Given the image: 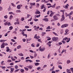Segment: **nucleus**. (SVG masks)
<instances>
[{"mask_svg":"<svg viewBox=\"0 0 73 73\" xmlns=\"http://www.w3.org/2000/svg\"><path fill=\"white\" fill-rule=\"evenodd\" d=\"M66 52V51L65 50H63L61 52L62 54L63 53H64V52Z\"/></svg>","mask_w":73,"mask_h":73,"instance_id":"ea45409f","label":"nucleus"},{"mask_svg":"<svg viewBox=\"0 0 73 73\" xmlns=\"http://www.w3.org/2000/svg\"><path fill=\"white\" fill-rule=\"evenodd\" d=\"M46 29H50V27L48 26L46 28Z\"/></svg>","mask_w":73,"mask_h":73,"instance_id":"09e8293b","label":"nucleus"},{"mask_svg":"<svg viewBox=\"0 0 73 73\" xmlns=\"http://www.w3.org/2000/svg\"><path fill=\"white\" fill-rule=\"evenodd\" d=\"M50 14L49 16H50V17H52V16H53L54 13H53V11H50Z\"/></svg>","mask_w":73,"mask_h":73,"instance_id":"1a4fd4ad","label":"nucleus"},{"mask_svg":"<svg viewBox=\"0 0 73 73\" xmlns=\"http://www.w3.org/2000/svg\"><path fill=\"white\" fill-rule=\"evenodd\" d=\"M18 68H19V66H17V65H16L15 66V68L16 69H18Z\"/></svg>","mask_w":73,"mask_h":73,"instance_id":"4c0bfd02","label":"nucleus"},{"mask_svg":"<svg viewBox=\"0 0 73 73\" xmlns=\"http://www.w3.org/2000/svg\"><path fill=\"white\" fill-rule=\"evenodd\" d=\"M26 62H33V61L31 60L27 59L26 60Z\"/></svg>","mask_w":73,"mask_h":73,"instance_id":"9d476101","label":"nucleus"},{"mask_svg":"<svg viewBox=\"0 0 73 73\" xmlns=\"http://www.w3.org/2000/svg\"><path fill=\"white\" fill-rule=\"evenodd\" d=\"M46 34V32H43L42 33V36H43L44 35H45Z\"/></svg>","mask_w":73,"mask_h":73,"instance_id":"c756f323","label":"nucleus"},{"mask_svg":"<svg viewBox=\"0 0 73 73\" xmlns=\"http://www.w3.org/2000/svg\"><path fill=\"white\" fill-rule=\"evenodd\" d=\"M40 16H41V15H40V14H39L38 15H36V17H37V18L40 17Z\"/></svg>","mask_w":73,"mask_h":73,"instance_id":"c03bdc74","label":"nucleus"},{"mask_svg":"<svg viewBox=\"0 0 73 73\" xmlns=\"http://www.w3.org/2000/svg\"><path fill=\"white\" fill-rule=\"evenodd\" d=\"M11 40L12 41V42H16V40L13 39H11Z\"/></svg>","mask_w":73,"mask_h":73,"instance_id":"864d4df0","label":"nucleus"},{"mask_svg":"<svg viewBox=\"0 0 73 73\" xmlns=\"http://www.w3.org/2000/svg\"><path fill=\"white\" fill-rule=\"evenodd\" d=\"M44 3H49V1H45L44 0Z\"/></svg>","mask_w":73,"mask_h":73,"instance_id":"8fccbe9b","label":"nucleus"},{"mask_svg":"<svg viewBox=\"0 0 73 73\" xmlns=\"http://www.w3.org/2000/svg\"><path fill=\"white\" fill-rule=\"evenodd\" d=\"M7 62H12V60H7Z\"/></svg>","mask_w":73,"mask_h":73,"instance_id":"bf43d9fd","label":"nucleus"},{"mask_svg":"<svg viewBox=\"0 0 73 73\" xmlns=\"http://www.w3.org/2000/svg\"><path fill=\"white\" fill-rule=\"evenodd\" d=\"M44 5H42V6H41V9H43L44 8H45V7H44Z\"/></svg>","mask_w":73,"mask_h":73,"instance_id":"4be33fe9","label":"nucleus"},{"mask_svg":"<svg viewBox=\"0 0 73 73\" xmlns=\"http://www.w3.org/2000/svg\"><path fill=\"white\" fill-rule=\"evenodd\" d=\"M11 59L12 60V61H16V59L13 58V57L11 58Z\"/></svg>","mask_w":73,"mask_h":73,"instance_id":"2f4dec72","label":"nucleus"},{"mask_svg":"<svg viewBox=\"0 0 73 73\" xmlns=\"http://www.w3.org/2000/svg\"><path fill=\"white\" fill-rule=\"evenodd\" d=\"M23 41V42H25L26 41V39L25 38L23 39H22Z\"/></svg>","mask_w":73,"mask_h":73,"instance_id":"69168bd1","label":"nucleus"},{"mask_svg":"<svg viewBox=\"0 0 73 73\" xmlns=\"http://www.w3.org/2000/svg\"><path fill=\"white\" fill-rule=\"evenodd\" d=\"M20 71H21V73H23V72H24V70L23 69H20Z\"/></svg>","mask_w":73,"mask_h":73,"instance_id":"b1692460","label":"nucleus"},{"mask_svg":"<svg viewBox=\"0 0 73 73\" xmlns=\"http://www.w3.org/2000/svg\"><path fill=\"white\" fill-rule=\"evenodd\" d=\"M56 3H55L53 5H51L52 8H55V7H56Z\"/></svg>","mask_w":73,"mask_h":73,"instance_id":"f3484780","label":"nucleus"},{"mask_svg":"<svg viewBox=\"0 0 73 73\" xmlns=\"http://www.w3.org/2000/svg\"><path fill=\"white\" fill-rule=\"evenodd\" d=\"M27 67L29 68V69H32L33 68V66L32 65H31L27 66Z\"/></svg>","mask_w":73,"mask_h":73,"instance_id":"0eeeda50","label":"nucleus"},{"mask_svg":"<svg viewBox=\"0 0 73 73\" xmlns=\"http://www.w3.org/2000/svg\"><path fill=\"white\" fill-rule=\"evenodd\" d=\"M67 40H67H66V41L67 42H69V41H70V38H68V40Z\"/></svg>","mask_w":73,"mask_h":73,"instance_id":"c85d7f7f","label":"nucleus"},{"mask_svg":"<svg viewBox=\"0 0 73 73\" xmlns=\"http://www.w3.org/2000/svg\"><path fill=\"white\" fill-rule=\"evenodd\" d=\"M66 40H68V38L67 37H65L64 38H63V40L66 41Z\"/></svg>","mask_w":73,"mask_h":73,"instance_id":"a19ab883","label":"nucleus"},{"mask_svg":"<svg viewBox=\"0 0 73 73\" xmlns=\"http://www.w3.org/2000/svg\"><path fill=\"white\" fill-rule=\"evenodd\" d=\"M34 21H38V19H35Z\"/></svg>","mask_w":73,"mask_h":73,"instance_id":"0e129e2a","label":"nucleus"},{"mask_svg":"<svg viewBox=\"0 0 73 73\" xmlns=\"http://www.w3.org/2000/svg\"><path fill=\"white\" fill-rule=\"evenodd\" d=\"M53 18L55 20H57L58 19V17L56 16V15H54L53 17Z\"/></svg>","mask_w":73,"mask_h":73,"instance_id":"423d86ee","label":"nucleus"},{"mask_svg":"<svg viewBox=\"0 0 73 73\" xmlns=\"http://www.w3.org/2000/svg\"><path fill=\"white\" fill-rule=\"evenodd\" d=\"M35 14L36 15H37L38 14H40V11H38V10H36V11L35 12Z\"/></svg>","mask_w":73,"mask_h":73,"instance_id":"9b49d317","label":"nucleus"},{"mask_svg":"<svg viewBox=\"0 0 73 73\" xmlns=\"http://www.w3.org/2000/svg\"><path fill=\"white\" fill-rule=\"evenodd\" d=\"M31 46L32 47H35V43H32L31 45Z\"/></svg>","mask_w":73,"mask_h":73,"instance_id":"dca6fc26","label":"nucleus"},{"mask_svg":"<svg viewBox=\"0 0 73 73\" xmlns=\"http://www.w3.org/2000/svg\"><path fill=\"white\" fill-rule=\"evenodd\" d=\"M23 36H26V37H27V34H24L23 35Z\"/></svg>","mask_w":73,"mask_h":73,"instance_id":"052dcab7","label":"nucleus"},{"mask_svg":"<svg viewBox=\"0 0 73 73\" xmlns=\"http://www.w3.org/2000/svg\"><path fill=\"white\" fill-rule=\"evenodd\" d=\"M70 69H71V70L72 71V73H73V68H71Z\"/></svg>","mask_w":73,"mask_h":73,"instance_id":"774afa93","label":"nucleus"},{"mask_svg":"<svg viewBox=\"0 0 73 73\" xmlns=\"http://www.w3.org/2000/svg\"><path fill=\"white\" fill-rule=\"evenodd\" d=\"M71 62V61L70 60H68L67 61V64H69V63H70Z\"/></svg>","mask_w":73,"mask_h":73,"instance_id":"aec40b11","label":"nucleus"},{"mask_svg":"<svg viewBox=\"0 0 73 73\" xmlns=\"http://www.w3.org/2000/svg\"><path fill=\"white\" fill-rule=\"evenodd\" d=\"M73 11H71L70 12V13L68 14L69 15H73Z\"/></svg>","mask_w":73,"mask_h":73,"instance_id":"58836bf2","label":"nucleus"},{"mask_svg":"<svg viewBox=\"0 0 73 73\" xmlns=\"http://www.w3.org/2000/svg\"><path fill=\"white\" fill-rule=\"evenodd\" d=\"M24 69H25V70H26V71H28L29 70V68H27L25 67H24Z\"/></svg>","mask_w":73,"mask_h":73,"instance_id":"a878e982","label":"nucleus"},{"mask_svg":"<svg viewBox=\"0 0 73 73\" xmlns=\"http://www.w3.org/2000/svg\"><path fill=\"white\" fill-rule=\"evenodd\" d=\"M5 41H7V40H0V42H5Z\"/></svg>","mask_w":73,"mask_h":73,"instance_id":"412c9836","label":"nucleus"},{"mask_svg":"<svg viewBox=\"0 0 73 73\" xmlns=\"http://www.w3.org/2000/svg\"><path fill=\"white\" fill-rule=\"evenodd\" d=\"M41 69V67H38L37 68V69L38 70L39 69Z\"/></svg>","mask_w":73,"mask_h":73,"instance_id":"680f3d73","label":"nucleus"},{"mask_svg":"<svg viewBox=\"0 0 73 73\" xmlns=\"http://www.w3.org/2000/svg\"><path fill=\"white\" fill-rule=\"evenodd\" d=\"M20 70V69H17L15 70V72H18Z\"/></svg>","mask_w":73,"mask_h":73,"instance_id":"5fc2aeb1","label":"nucleus"},{"mask_svg":"<svg viewBox=\"0 0 73 73\" xmlns=\"http://www.w3.org/2000/svg\"><path fill=\"white\" fill-rule=\"evenodd\" d=\"M25 20V19L24 18V17H22L21 18V21H23L24 20Z\"/></svg>","mask_w":73,"mask_h":73,"instance_id":"bb28decb","label":"nucleus"},{"mask_svg":"<svg viewBox=\"0 0 73 73\" xmlns=\"http://www.w3.org/2000/svg\"><path fill=\"white\" fill-rule=\"evenodd\" d=\"M20 61H21V60H19V61H16L15 62V63H17V62H20Z\"/></svg>","mask_w":73,"mask_h":73,"instance_id":"603ef678","label":"nucleus"},{"mask_svg":"<svg viewBox=\"0 0 73 73\" xmlns=\"http://www.w3.org/2000/svg\"><path fill=\"white\" fill-rule=\"evenodd\" d=\"M4 17L5 19H7L8 18V15H6L4 16Z\"/></svg>","mask_w":73,"mask_h":73,"instance_id":"37998d69","label":"nucleus"},{"mask_svg":"<svg viewBox=\"0 0 73 73\" xmlns=\"http://www.w3.org/2000/svg\"><path fill=\"white\" fill-rule=\"evenodd\" d=\"M46 8L45 7H44V9L43 10V11L44 12H45V11H46Z\"/></svg>","mask_w":73,"mask_h":73,"instance_id":"49530a36","label":"nucleus"},{"mask_svg":"<svg viewBox=\"0 0 73 73\" xmlns=\"http://www.w3.org/2000/svg\"><path fill=\"white\" fill-rule=\"evenodd\" d=\"M37 34H35L34 37V38H36V37H37Z\"/></svg>","mask_w":73,"mask_h":73,"instance_id":"6e6d98bb","label":"nucleus"},{"mask_svg":"<svg viewBox=\"0 0 73 73\" xmlns=\"http://www.w3.org/2000/svg\"><path fill=\"white\" fill-rule=\"evenodd\" d=\"M52 40L53 41H57L58 40V37H52Z\"/></svg>","mask_w":73,"mask_h":73,"instance_id":"f257e3e1","label":"nucleus"},{"mask_svg":"<svg viewBox=\"0 0 73 73\" xmlns=\"http://www.w3.org/2000/svg\"><path fill=\"white\" fill-rule=\"evenodd\" d=\"M6 52H8L9 50H10V49H9V47H6Z\"/></svg>","mask_w":73,"mask_h":73,"instance_id":"ddd939ff","label":"nucleus"},{"mask_svg":"<svg viewBox=\"0 0 73 73\" xmlns=\"http://www.w3.org/2000/svg\"><path fill=\"white\" fill-rule=\"evenodd\" d=\"M25 28H27V29H28V28H29V26H25Z\"/></svg>","mask_w":73,"mask_h":73,"instance_id":"13d9d810","label":"nucleus"},{"mask_svg":"<svg viewBox=\"0 0 73 73\" xmlns=\"http://www.w3.org/2000/svg\"><path fill=\"white\" fill-rule=\"evenodd\" d=\"M7 25H8V26H11V23L10 22H9L7 23Z\"/></svg>","mask_w":73,"mask_h":73,"instance_id":"e433bc0d","label":"nucleus"},{"mask_svg":"<svg viewBox=\"0 0 73 73\" xmlns=\"http://www.w3.org/2000/svg\"><path fill=\"white\" fill-rule=\"evenodd\" d=\"M19 56H24V54L22 53L19 54Z\"/></svg>","mask_w":73,"mask_h":73,"instance_id":"c9c22d12","label":"nucleus"},{"mask_svg":"<svg viewBox=\"0 0 73 73\" xmlns=\"http://www.w3.org/2000/svg\"><path fill=\"white\" fill-rule=\"evenodd\" d=\"M58 68H59L60 69H62V66L61 65H59L58 66Z\"/></svg>","mask_w":73,"mask_h":73,"instance_id":"3c124183","label":"nucleus"},{"mask_svg":"<svg viewBox=\"0 0 73 73\" xmlns=\"http://www.w3.org/2000/svg\"><path fill=\"white\" fill-rule=\"evenodd\" d=\"M11 59L12 60V61H16V59L13 58V57L11 58Z\"/></svg>","mask_w":73,"mask_h":73,"instance_id":"473e14b6","label":"nucleus"},{"mask_svg":"<svg viewBox=\"0 0 73 73\" xmlns=\"http://www.w3.org/2000/svg\"><path fill=\"white\" fill-rule=\"evenodd\" d=\"M69 6V5L68 4H67L65 6V7L66 9H68V7Z\"/></svg>","mask_w":73,"mask_h":73,"instance_id":"f8f14e48","label":"nucleus"},{"mask_svg":"<svg viewBox=\"0 0 73 73\" xmlns=\"http://www.w3.org/2000/svg\"><path fill=\"white\" fill-rule=\"evenodd\" d=\"M11 59L12 60V61H16V59L13 58V57L11 58Z\"/></svg>","mask_w":73,"mask_h":73,"instance_id":"7c9ffc66","label":"nucleus"},{"mask_svg":"<svg viewBox=\"0 0 73 73\" xmlns=\"http://www.w3.org/2000/svg\"><path fill=\"white\" fill-rule=\"evenodd\" d=\"M65 20V17L64 16V14H63L62 16V18L60 19L61 21H62Z\"/></svg>","mask_w":73,"mask_h":73,"instance_id":"7ed1b4c3","label":"nucleus"},{"mask_svg":"<svg viewBox=\"0 0 73 73\" xmlns=\"http://www.w3.org/2000/svg\"><path fill=\"white\" fill-rule=\"evenodd\" d=\"M68 32H69V30L68 29L66 30H65L66 33L65 34V35H66V33H68Z\"/></svg>","mask_w":73,"mask_h":73,"instance_id":"cd10ccee","label":"nucleus"},{"mask_svg":"<svg viewBox=\"0 0 73 73\" xmlns=\"http://www.w3.org/2000/svg\"><path fill=\"white\" fill-rule=\"evenodd\" d=\"M12 29H13V27L11 26L9 27V30L11 31Z\"/></svg>","mask_w":73,"mask_h":73,"instance_id":"5701e85b","label":"nucleus"},{"mask_svg":"<svg viewBox=\"0 0 73 73\" xmlns=\"http://www.w3.org/2000/svg\"><path fill=\"white\" fill-rule=\"evenodd\" d=\"M21 46L20 45H19L17 47V49H19L21 48Z\"/></svg>","mask_w":73,"mask_h":73,"instance_id":"393cba45","label":"nucleus"},{"mask_svg":"<svg viewBox=\"0 0 73 73\" xmlns=\"http://www.w3.org/2000/svg\"><path fill=\"white\" fill-rule=\"evenodd\" d=\"M47 38H48L47 40L48 41H49V40H51V39H50V37L49 36H47Z\"/></svg>","mask_w":73,"mask_h":73,"instance_id":"f704fd0d","label":"nucleus"},{"mask_svg":"<svg viewBox=\"0 0 73 73\" xmlns=\"http://www.w3.org/2000/svg\"><path fill=\"white\" fill-rule=\"evenodd\" d=\"M35 3H31L30 4V5L31 6H33V5H35Z\"/></svg>","mask_w":73,"mask_h":73,"instance_id":"6ab92c4d","label":"nucleus"},{"mask_svg":"<svg viewBox=\"0 0 73 73\" xmlns=\"http://www.w3.org/2000/svg\"><path fill=\"white\" fill-rule=\"evenodd\" d=\"M40 65V63L38 62H36L35 63V66H38V65Z\"/></svg>","mask_w":73,"mask_h":73,"instance_id":"a211bd4d","label":"nucleus"},{"mask_svg":"<svg viewBox=\"0 0 73 73\" xmlns=\"http://www.w3.org/2000/svg\"><path fill=\"white\" fill-rule=\"evenodd\" d=\"M68 24H65L62 25L61 28H63L67 27H68Z\"/></svg>","mask_w":73,"mask_h":73,"instance_id":"f03ea898","label":"nucleus"},{"mask_svg":"<svg viewBox=\"0 0 73 73\" xmlns=\"http://www.w3.org/2000/svg\"><path fill=\"white\" fill-rule=\"evenodd\" d=\"M5 46V43L3 42L1 44V48H4Z\"/></svg>","mask_w":73,"mask_h":73,"instance_id":"20e7f679","label":"nucleus"},{"mask_svg":"<svg viewBox=\"0 0 73 73\" xmlns=\"http://www.w3.org/2000/svg\"><path fill=\"white\" fill-rule=\"evenodd\" d=\"M43 20H44V21L46 22H48V21H49V19L47 18H44L43 19Z\"/></svg>","mask_w":73,"mask_h":73,"instance_id":"2eb2a0df","label":"nucleus"},{"mask_svg":"<svg viewBox=\"0 0 73 73\" xmlns=\"http://www.w3.org/2000/svg\"><path fill=\"white\" fill-rule=\"evenodd\" d=\"M13 8V7L11 6V5H10L9 8L8 9V11H11V10H12Z\"/></svg>","mask_w":73,"mask_h":73,"instance_id":"6e6552de","label":"nucleus"},{"mask_svg":"<svg viewBox=\"0 0 73 73\" xmlns=\"http://www.w3.org/2000/svg\"><path fill=\"white\" fill-rule=\"evenodd\" d=\"M60 12H63V15H64V10H61L60 11Z\"/></svg>","mask_w":73,"mask_h":73,"instance_id":"a18cd8bd","label":"nucleus"},{"mask_svg":"<svg viewBox=\"0 0 73 73\" xmlns=\"http://www.w3.org/2000/svg\"><path fill=\"white\" fill-rule=\"evenodd\" d=\"M45 50V48L44 47H42L39 49V50L40 51V52H43V51H44Z\"/></svg>","mask_w":73,"mask_h":73,"instance_id":"39448f33","label":"nucleus"},{"mask_svg":"<svg viewBox=\"0 0 73 73\" xmlns=\"http://www.w3.org/2000/svg\"><path fill=\"white\" fill-rule=\"evenodd\" d=\"M17 8L18 9H20L21 8V6L20 5H18L17 6Z\"/></svg>","mask_w":73,"mask_h":73,"instance_id":"4468645a","label":"nucleus"},{"mask_svg":"<svg viewBox=\"0 0 73 73\" xmlns=\"http://www.w3.org/2000/svg\"><path fill=\"white\" fill-rule=\"evenodd\" d=\"M70 69H67L66 70V71L67 72V73H68L70 71Z\"/></svg>","mask_w":73,"mask_h":73,"instance_id":"72a5a7b5","label":"nucleus"},{"mask_svg":"<svg viewBox=\"0 0 73 73\" xmlns=\"http://www.w3.org/2000/svg\"><path fill=\"white\" fill-rule=\"evenodd\" d=\"M60 6H57L56 7V9H59V8H60Z\"/></svg>","mask_w":73,"mask_h":73,"instance_id":"de8ad7c7","label":"nucleus"},{"mask_svg":"<svg viewBox=\"0 0 73 73\" xmlns=\"http://www.w3.org/2000/svg\"><path fill=\"white\" fill-rule=\"evenodd\" d=\"M37 56V54L36 53H35L34 55V57H36Z\"/></svg>","mask_w":73,"mask_h":73,"instance_id":"338daca9","label":"nucleus"},{"mask_svg":"<svg viewBox=\"0 0 73 73\" xmlns=\"http://www.w3.org/2000/svg\"><path fill=\"white\" fill-rule=\"evenodd\" d=\"M61 42L64 44H65V42L64 40H62Z\"/></svg>","mask_w":73,"mask_h":73,"instance_id":"e2e57ef3","label":"nucleus"},{"mask_svg":"<svg viewBox=\"0 0 73 73\" xmlns=\"http://www.w3.org/2000/svg\"><path fill=\"white\" fill-rule=\"evenodd\" d=\"M13 16L11 15L10 16V20H11V19H12V18H13Z\"/></svg>","mask_w":73,"mask_h":73,"instance_id":"79ce46f5","label":"nucleus"},{"mask_svg":"<svg viewBox=\"0 0 73 73\" xmlns=\"http://www.w3.org/2000/svg\"><path fill=\"white\" fill-rule=\"evenodd\" d=\"M14 68H11V72H13V71H14Z\"/></svg>","mask_w":73,"mask_h":73,"instance_id":"4d7b16f0","label":"nucleus"}]
</instances>
